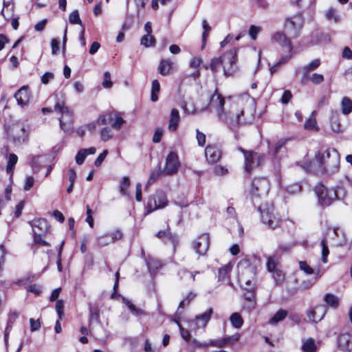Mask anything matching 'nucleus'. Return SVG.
Wrapping results in <instances>:
<instances>
[{
  "label": "nucleus",
  "instance_id": "obj_1",
  "mask_svg": "<svg viewBox=\"0 0 352 352\" xmlns=\"http://www.w3.org/2000/svg\"><path fill=\"white\" fill-rule=\"evenodd\" d=\"M270 184L265 177H254L252 181L250 194L254 207L260 212L261 221L269 228L275 229L279 226L280 220L274 214V206L268 204L256 206L258 200L265 197L269 192Z\"/></svg>",
  "mask_w": 352,
  "mask_h": 352
},
{
  "label": "nucleus",
  "instance_id": "obj_2",
  "mask_svg": "<svg viewBox=\"0 0 352 352\" xmlns=\"http://www.w3.org/2000/svg\"><path fill=\"white\" fill-rule=\"evenodd\" d=\"M238 281L244 291L243 296L245 302L243 309L250 313L256 307L255 276L256 267L248 259H242L237 265Z\"/></svg>",
  "mask_w": 352,
  "mask_h": 352
},
{
  "label": "nucleus",
  "instance_id": "obj_3",
  "mask_svg": "<svg viewBox=\"0 0 352 352\" xmlns=\"http://www.w3.org/2000/svg\"><path fill=\"white\" fill-rule=\"evenodd\" d=\"M224 98L216 89L214 93L210 94L209 97L208 105L216 109L219 119L227 124L230 130L233 131L241 124L240 116L243 115V111H240L239 113H233L231 111L227 112L224 109Z\"/></svg>",
  "mask_w": 352,
  "mask_h": 352
},
{
  "label": "nucleus",
  "instance_id": "obj_4",
  "mask_svg": "<svg viewBox=\"0 0 352 352\" xmlns=\"http://www.w3.org/2000/svg\"><path fill=\"white\" fill-rule=\"evenodd\" d=\"M239 49L233 47L225 52L221 56L214 57L209 65H204L206 69H210L215 76L220 67H223V74L226 77L232 76L236 70V60Z\"/></svg>",
  "mask_w": 352,
  "mask_h": 352
},
{
  "label": "nucleus",
  "instance_id": "obj_5",
  "mask_svg": "<svg viewBox=\"0 0 352 352\" xmlns=\"http://www.w3.org/2000/svg\"><path fill=\"white\" fill-rule=\"evenodd\" d=\"M319 167L329 175H334L340 170V156L333 148H329L324 152L318 151L315 154Z\"/></svg>",
  "mask_w": 352,
  "mask_h": 352
},
{
  "label": "nucleus",
  "instance_id": "obj_6",
  "mask_svg": "<svg viewBox=\"0 0 352 352\" xmlns=\"http://www.w3.org/2000/svg\"><path fill=\"white\" fill-rule=\"evenodd\" d=\"M304 23V18L301 13H298L291 17H287L285 19L284 22V32L291 38L296 39L300 36Z\"/></svg>",
  "mask_w": 352,
  "mask_h": 352
},
{
  "label": "nucleus",
  "instance_id": "obj_7",
  "mask_svg": "<svg viewBox=\"0 0 352 352\" xmlns=\"http://www.w3.org/2000/svg\"><path fill=\"white\" fill-rule=\"evenodd\" d=\"M314 191L318 199V204L322 208L329 206L334 200L338 199L336 190L333 188H329L322 184H317Z\"/></svg>",
  "mask_w": 352,
  "mask_h": 352
},
{
  "label": "nucleus",
  "instance_id": "obj_8",
  "mask_svg": "<svg viewBox=\"0 0 352 352\" xmlns=\"http://www.w3.org/2000/svg\"><path fill=\"white\" fill-rule=\"evenodd\" d=\"M168 202L166 193L162 190H157L148 198L146 207V213L148 214L157 209L166 207Z\"/></svg>",
  "mask_w": 352,
  "mask_h": 352
},
{
  "label": "nucleus",
  "instance_id": "obj_9",
  "mask_svg": "<svg viewBox=\"0 0 352 352\" xmlns=\"http://www.w3.org/2000/svg\"><path fill=\"white\" fill-rule=\"evenodd\" d=\"M7 134L15 145H21L28 138V133L22 124H14L8 126Z\"/></svg>",
  "mask_w": 352,
  "mask_h": 352
},
{
  "label": "nucleus",
  "instance_id": "obj_10",
  "mask_svg": "<svg viewBox=\"0 0 352 352\" xmlns=\"http://www.w3.org/2000/svg\"><path fill=\"white\" fill-rule=\"evenodd\" d=\"M179 166L178 155L175 152L170 151L166 158L165 166L162 173L166 175H173L178 171Z\"/></svg>",
  "mask_w": 352,
  "mask_h": 352
},
{
  "label": "nucleus",
  "instance_id": "obj_11",
  "mask_svg": "<svg viewBox=\"0 0 352 352\" xmlns=\"http://www.w3.org/2000/svg\"><path fill=\"white\" fill-rule=\"evenodd\" d=\"M55 110L62 114V116L59 118V123L60 128L66 131L68 130L66 125L69 124L72 120V113L67 107L65 106L64 102H57L55 104Z\"/></svg>",
  "mask_w": 352,
  "mask_h": 352
},
{
  "label": "nucleus",
  "instance_id": "obj_12",
  "mask_svg": "<svg viewBox=\"0 0 352 352\" xmlns=\"http://www.w3.org/2000/svg\"><path fill=\"white\" fill-rule=\"evenodd\" d=\"M210 245L209 234L204 233L196 239L192 243V248L199 256L206 254Z\"/></svg>",
  "mask_w": 352,
  "mask_h": 352
},
{
  "label": "nucleus",
  "instance_id": "obj_13",
  "mask_svg": "<svg viewBox=\"0 0 352 352\" xmlns=\"http://www.w3.org/2000/svg\"><path fill=\"white\" fill-rule=\"evenodd\" d=\"M265 161V155L252 151L250 157L245 160V171L250 173L255 167H259L263 165Z\"/></svg>",
  "mask_w": 352,
  "mask_h": 352
},
{
  "label": "nucleus",
  "instance_id": "obj_14",
  "mask_svg": "<svg viewBox=\"0 0 352 352\" xmlns=\"http://www.w3.org/2000/svg\"><path fill=\"white\" fill-rule=\"evenodd\" d=\"M327 307L324 305H317L307 311V315L309 320L313 323L320 322L325 316Z\"/></svg>",
  "mask_w": 352,
  "mask_h": 352
},
{
  "label": "nucleus",
  "instance_id": "obj_15",
  "mask_svg": "<svg viewBox=\"0 0 352 352\" xmlns=\"http://www.w3.org/2000/svg\"><path fill=\"white\" fill-rule=\"evenodd\" d=\"M123 236L122 232L120 230H116L110 232H107L97 238L98 245L100 247L108 245L114 243L117 240L121 239Z\"/></svg>",
  "mask_w": 352,
  "mask_h": 352
},
{
  "label": "nucleus",
  "instance_id": "obj_16",
  "mask_svg": "<svg viewBox=\"0 0 352 352\" xmlns=\"http://www.w3.org/2000/svg\"><path fill=\"white\" fill-rule=\"evenodd\" d=\"M272 41L280 45L283 48H286L289 52L293 51V44L291 38L284 32H276L272 38Z\"/></svg>",
  "mask_w": 352,
  "mask_h": 352
},
{
  "label": "nucleus",
  "instance_id": "obj_17",
  "mask_svg": "<svg viewBox=\"0 0 352 352\" xmlns=\"http://www.w3.org/2000/svg\"><path fill=\"white\" fill-rule=\"evenodd\" d=\"M155 236L161 239L166 244H172L174 249L179 242L177 234L170 231L168 226H167L166 230L158 231Z\"/></svg>",
  "mask_w": 352,
  "mask_h": 352
},
{
  "label": "nucleus",
  "instance_id": "obj_18",
  "mask_svg": "<svg viewBox=\"0 0 352 352\" xmlns=\"http://www.w3.org/2000/svg\"><path fill=\"white\" fill-rule=\"evenodd\" d=\"M241 337V334L239 333H236L232 336H226L225 338L221 340H210V344L212 346L216 347H224L226 346H232L235 343H236Z\"/></svg>",
  "mask_w": 352,
  "mask_h": 352
},
{
  "label": "nucleus",
  "instance_id": "obj_19",
  "mask_svg": "<svg viewBox=\"0 0 352 352\" xmlns=\"http://www.w3.org/2000/svg\"><path fill=\"white\" fill-rule=\"evenodd\" d=\"M205 156L208 163L215 164L221 157V151L214 145H208L205 148Z\"/></svg>",
  "mask_w": 352,
  "mask_h": 352
},
{
  "label": "nucleus",
  "instance_id": "obj_20",
  "mask_svg": "<svg viewBox=\"0 0 352 352\" xmlns=\"http://www.w3.org/2000/svg\"><path fill=\"white\" fill-rule=\"evenodd\" d=\"M30 97V90L28 86L21 87L14 94L17 104L21 107L27 105Z\"/></svg>",
  "mask_w": 352,
  "mask_h": 352
},
{
  "label": "nucleus",
  "instance_id": "obj_21",
  "mask_svg": "<svg viewBox=\"0 0 352 352\" xmlns=\"http://www.w3.org/2000/svg\"><path fill=\"white\" fill-rule=\"evenodd\" d=\"M29 224L32 228L33 231L38 229V233L47 234L50 230L48 222L44 218L34 219L29 221Z\"/></svg>",
  "mask_w": 352,
  "mask_h": 352
},
{
  "label": "nucleus",
  "instance_id": "obj_22",
  "mask_svg": "<svg viewBox=\"0 0 352 352\" xmlns=\"http://www.w3.org/2000/svg\"><path fill=\"white\" fill-rule=\"evenodd\" d=\"M214 311L212 308L208 309L204 313L197 315L195 317V322L197 327L204 328L206 327L207 324L210 321L211 318V316L213 314Z\"/></svg>",
  "mask_w": 352,
  "mask_h": 352
},
{
  "label": "nucleus",
  "instance_id": "obj_23",
  "mask_svg": "<svg viewBox=\"0 0 352 352\" xmlns=\"http://www.w3.org/2000/svg\"><path fill=\"white\" fill-rule=\"evenodd\" d=\"M338 346L344 352H350L352 349V341L349 334H342L338 338Z\"/></svg>",
  "mask_w": 352,
  "mask_h": 352
},
{
  "label": "nucleus",
  "instance_id": "obj_24",
  "mask_svg": "<svg viewBox=\"0 0 352 352\" xmlns=\"http://www.w3.org/2000/svg\"><path fill=\"white\" fill-rule=\"evenodd\" d=\"M145 261L148 272L151 275H155L162 266V262L158 259L148 257Z\"/></svg>",
  "mask_w": 352,
  "mask_h": 352
},
{
  "label": "nucleus",
  "instance_id": "obj_25",
  "mask_svg": "<svg viewBox=\"0 0 352 352\" xmlns=\"http://www.w3.org/2000/svg\"><path fill=\"white\" fill-rule=\"evenodd\" d=\"M180 116L179 111L177 109H173L170 112L168 129L173 131H176L178 128Z\"/></svg>",
  "mask_w": 352,
  "mask_h": 352
},
{
  "label": "nucleus",
  "instance_id": "obj_26",
  "mask_svg": "<svg viewBox=\"0 0 352 352\" xmlns=\"http://www.w3.org/2000/svg\"><path fill=\"white\" fill-rule=\"evenodd\" d=\"M229 320L230 322L231 325L234 329H237L241 328L244 323V320L242 316L238 312L232 313L229 318Z\"/></svg>",
  "mask_w": 352,
  "mask_h": 352
},
{
  "label": "nucleus",
  "instance_id": "obj_27",
  "mask_svg": "<svg viewBox=\"0 0 352 352\" xmlns=\"http://www.w3.org/2000/svg\"><path fill=\"white\" fill-rule=\"evenodd\" d=\"M89 326L91 325L93 321L96 322L100 326H102V322L100 320V312L99 309L97 306L90 305L89 307Z\"/></svg>",
  "mask_w": 352,
  "mask_h": 352
},
{
  "label": "nucleus",
  "instance_id": "obj_28",
  "mask_svg": "<svg viewBox=\"0 0 352 352\" xmlns=\"http://www.w3.org/2000/svg\"><path fill=\"white\" fill-rule=\"evenodd\" d=\"M340 113L338 111H332L331 114V126L334 132L341 131V125L339 122Z\"/></svg>",
  "mask_w": 352,
  "mask_h": 352
},
{
  "label": "nucleus",
  "instance_id": "obj_29",
  "mask_svg": "<svg viewBox=\"0 0 352 352\" xmlns=\"http://www.w3.org/2000/svg\"><path fill=\"white\" fill-rule=\"evenodd\" d=\"M18 162V157L14 153H10L8 157V162L6 166V172L8 174L12 175L15 165Z\"/></svg>",
  "mask_w": 352,
  "mask_h": 352
},
{
  "label": "nucleus",
  "instance_id": "obj_30",
  "mask_svg": "<svg viewBox=\"0 0 352 352\" xmlns=\"http://www.w3.org/2000/svg\"><path fill=\"white\" fill-rule=\"evenodd\" d=\"M131 181L129 177L124 176L122 178L120 182V192L122 196H129V192L128 191V188L130 186Z\"/></svg>",
  "mask_w": 352,
  "mask_h": 352
},
{
  "label": "nucleus",
  "instance_id": "obj_31",
  "mask_svg": "<svg viewBox=\"0 0 352 352\" xmlns=\"http://www.w3.org/2000/svg\"><path fill=\"white\" fill-rule=\"evenodd\" d=\"M288 312L285 309H280L270 320V324H276L278 322L283 321L287 316Z\"/></svg>",
  "mask_w": 352,
  "mask_h": 352
},
{
  "label": "nucleus",
  "instance_id": "obj_32",
  "mask_svg": "<svg viewBox=\"0 0 352 352\" xmlns=\"http://www.w3.org/2000/svg\"><path fill=\"white\" fill-rule=\"evenodd\" d=\"M341 111L344 115L352 112V101L348 97H344L341 101Z\"/></svg>",
  "mask_w": 352,
  "mask_h": 352
},
{
  "label": "nucleus",
  "instance_id": "obj_33",
  "mask_svg": "<svg viewBox=\"0 0 352 352\" xmlns=\"http://www.w3.org/2000/svg\"><path fill=\"white\" fill-rule=\"evenodd\" d=\"M232 270V265L230 264H227L221 268H219L218 272V281H223L228 276L229 274Z\"/></svg>",
  "mask_w": 352,
  "mask_h": 352
},
{
  "label": "nucleus",
  "instance_id": "obj_34",
  "mask_svg": "<svg viewBox=\"0 0 352 352\" xmlns=\"http://www.w3.org/2000/svg\"><path fill=\"white\" fill-rule=\"evenodd\" d=\"M170 67L171 63L168 60L162 59L160 63L157 70L161 75L166 76L169 73Z\"/></svg>",
  "mask_w": 352,
  "mask_h": 352
},
{
  "label": "nucleus",
  "instance_id": "obj_35",
  "mask_svg": "<svg viewBox=\"0 0 352 352\" xmlns=\"http://www.w3.org/2000/svg\"><path fill=\"white\" fill-rule=\"evenodd\" d=\"M324 302L330 307L336 309L339 306V300L337 296L332 294H327L324 297Z\"/></svg>",
  "mask_w": 352,
  "mask_h": 352
},
{
  "label": "nucleus",
  "instance_id": "obj_36",
  "mask_svg": "<svg viewBox=\"0 0 352 352\" xmlns=\"http://www.w3.org/2000/svg\"><path fill=\"white\" fill-rule=\"evenodd\" d=\"M123 302L127 306L129 309L131 311V312L133 315H135L136 316H139L146 314L143 310H142L139 308H137L129 300L124 298Z\"/></svg>",
  "mask_w": 352,
  "mask_h": 352
},
{
  "label": "nucleus",
  "instance_id": "obj_37",
  "mask_svg": "<svg viewBox=\"0 0 352 352\" xmlns=\"http://www.w3.org/2000/svg\"><path fill=\"white\" fill-rule=\"evenodd\" d=\"M160 91V85L158 80L152 81L151 100L152 102H156L158 100V93Z\"/></svg>",
  "mask_w": 352,
  "mask_h": 352
},
{
  "label": "nucleus",
  "instance_id": "obj_38",
  "mask_svg": "<svg viewBox=\"0 0 352 352\" xmlns=\"http://www.w3.org/2000/svg\"><path fill=\"white\" fill-rule=\"evenodd\" d=\"M45 156H34L32 159L31 166L34 173L38 172L44 163L43 158Z\"/></svg>",
  "mask_w": 352,
  "mask_h": 352
},
{
  "label": "nucleus",
  "instance_id": "obj_39",
  "mask_svg": "<svg viewBox=\"0 0 352 352\" xmlns=\"http://www.w3.org/2000/svg\"><path fill=\"white\" fill-rule=\"evenodd\" d=\"M155 38L152 35L147 36V34H145L140 39V44L145 47L155 46Z\"/></svg>",
  "mask_w": 352,
  "mask_h": 352
},
{
  "label": "nucleus",
  "instance_id": "obj_40",
  "mask_svg": "<svg viewBox=\"0 0 352 352\" xmlns=\"http://www.w3.org/2000/svg\"><path fill=\"white\" fill-rule=\"evenodd\" d=\"M302 350L304 352H316V345L314 340L312 338L307 340L302 345Z\"/></svg>",
  "mask_w": 352,
  "mask_h": 352
},
{
  "label": "nucleus",
  "instance_id": "obj_41",
  "mask_svg": "<svg viewBox=\"0 0 352 352\" xmlns=\"http://www.w3.org/2000/svg\"><path fill=\"white\" fill-rule=\"evenodd\" d=\"M287 140V139H280L276 143L274 149V155L278 156L280 152L284 153L285 151V144Z\"/></svg>",
  "mask_w": 352,
  "mask_h": 352
},
{
  "label": "nucleus",
  "instance_id": "obj_42",
  "mask_svg": "<svg viewBox=\"0 0 352 352\" xmlns=\"http://www.w3.org/2000/svg\"><path fill=\"white\" fill-rule=\"evenodd\" d=\"M202 27L204 29V32L202 33V48H204L206 43L207 38L209 35V32L211 30V27L208 24L206 19L202 21Z\"/></svg>",
  "mask_w": 352,
  "mask_h": 352
},
{
  "label": "nucleus",
  "instance_id": "obj_43",
  "mask_svg": "<svg viewBox=\"0 0 352 352\" xmlns=\"http://www.w3.org/2000/svg\"><path fill=\"white\" fill-rule=\"evenodd\" d=\"M302 185L299 182H295L287 186L286 191L291 195H296L301 192Z\"/></svg>",
  "mask_w": 352,
  "mask_h": 352
},
{
  "label": "nucleus",
  "instance_id": "obj_44",
  "mask_svg": "<svg viewBox=\"0 0 352 352\" xmlns=\"http://www.w3.org/2000/svg\"><path fill=\"white\" fill-rule=\"evenodd\" d=\"M45 234L38 233L36 230H34V243L43 246H50V244L42 239V236Z\"/></svg>",
  "mask_w": 352,
  "mask_h": 352
},
{
  "label": "nucleus",
  "instance_id": "obj_45",
  "mask_svg": "<svg viewBox=\"0 0 352 352\" xmlns=\"http://www.w3.org/2000/svg\"><path fill=\"white\" fill-rule=\"evenodd\" d=\"M13 323H14V321H12L11 316H10L9 319L8 320L7 326H6L5 331H4V342H5L6 348L8 347V338H9L10 333L12 328Z\"/></svg>",
  "mask_w": 352,
  "mask_h": 352
},
{
  "label": "nucleus",
  "instance_id": "obj_46",
  "mask_svg": "<svg viewBox=\"0 0 352 352\" xmlns=\"http://www.w3.org/2000/svg\"><path fill=\"white\" fill-rule=\"evenodd\" d=\"M69 21L72 24H78L82 27V21L79 16V12L77 10L72 12L69 16Z\"/></svg>",
  "mask_w": 352,
  "mask_h": 352
},
{
  "label": "nucleus",
  "instance_id": "obj_47",
  "mask_svg": "<svg viewBox=\"0 0 352 352\" xmlns=\"http://www.w3.org/2000/svg\"><path fill=\"white\" fill-rule=\"evenodd\" d=\"M197 296V294L193 292H190L186 297L182 300L178 306V309L180 308H184L185 305H188L191 300H192Z\"/></svg>",
  "mask_w": 352,
  "mask_h": 352
},
{
  "label": "nucleus",
  "instance_id": "obj_48",
  "mask_svg": "<svg viewBox=\"0 0 352 352\" xmlns=\"http://www.w3.org/2000/svg\"><path fill=\"white\" fill-rule=\"evenodd\" d=\"M321 246H322V261L323 263H327V256L329 254L328 245H327V241L326 239H323L321 241Z\"/></svg>",
  "mask_w": 352,
  "mask_h": 352
},
{
  "label": "nucleus",
  "instance_id": "obj_49",
  "mask_svg": "<svg viewBox=\"0 0 352 352\" xmlns=\"http://www.w3.org/2000/svg\"><path fill=\"white\" fill-rule=\"evenodd\" d=\"M321 64V61L319 58H316L307 65H305L303 67L309 71L310 72L312 71H315L317 69Z\"/></svg>",
  "mask_w": 352,
  "mask_h": 352
},
{
  "label": "nucleus",
  "instance_id": "obj_50",
  "mask_svg": "<svg viewBox=\"0 0 352 352\" xmlns=\"http://www.w3.org/2000/svg\"><path fill=\"white\" fill-rule=\"evenodd\" d=\"M162 175H164V174L162 173V170H161L160 168L158 169H155V170H153L150 175V177H149V179H148V181L147 182L146 187H147L148 184L154 183L159 178V177Z\"/></svg>",
  "mask_w": 352,
  "mask_h": 352
},
{
  "label": "nucleus",
  "instance_id": "obj_51",
  "mask_svg": "<svg viewBox=\"0 0 352 352\" xmlns=\"http://www.w3.org/2000/svg\"><path fill=\"white\" fill-rule=\"evenodd\" d=\"M100 138L103 142H107L112 138L111 131L109 127H103L100 131Z\"/></svg>",
  "mask_w": 352,
  "mask_h": 352
},
{
  "label": "nucleus",
  "instance_id": "obj_52",
  "mask_svg": "<svg viewBox=\"0 0 352 352\" xmlns=\"http://www.w3.org/2000/svg\"><path fill=\"white\" fill-rule=\"evenodd\" d=\"M324 80V76L320 74L314 73L310 76V81L316 85H320Z\"/></svg>",
  "mask_w": 352,
  "mask_h": 352
},
{
  "label": "nucleus",
  "instance_id": "obj_53",
  "mask_svg": "<svg viewBox=\"0 0 352 352\" xmlns=\"http://www.w3.org/2000/svg\"><path fill=\"white\" fill-rule=\"evenodd\" d=\"M326 17L329 20H333L335 23H338L340 21V18L336 14V10L331 8L326 12Z\"/></svg>",
  "mask_w": 352,
  "mask_h": 352
},
{
  "label": "nucleus",
  "instance_id": "obj_54",
  "mask_svg": "<svg viewBox=\"0 0 352 352\" xmlns=\"http://www.w3.org/2000/svg\"><path fill=\"white\" fill-rule=\"evenodd\" d=\"M175 322L177 324L179 327L182 338L186 341H189L190 339V333L188 329H184L179 321L175 320Z\"/></svg>",
  "mask_w": 352,
  "mask_h": 352
},
{
  "label": "nucleus",
  "instance_id": "obj_55",
  "mask_svg": "<svg viewBox=\"0 0 352 352\" xmlns=\"http://www.w3.org/2000/svg\"><path fill=\"white\" fill-rule=\"evenodd\" d=\"M299 267L300 270L303 271L306 274L310 275L314 272V269L311 267L306 261H300Z\"/></svg>",
  "mask_w": 352,
  "mask_h": 352
},
{
  "label": "nucleus",
  "instance_id": "obj_56",
  "mask_svg": "<svg viewBox=\"0 0 352 352\" xmlns=\"http://www.w3.org/2000/svg\"><path fill=\"white\" fill-rule=\"evenodd\" d=\"M64 244H65V241H62L60 244L59 248L58 250L56 264H57V268H58V272H62V270H63V267H62V264H61V254H62Z\"/></svg>",
  "mask_w": 352,
  "mask_h": 352
},
{
  "label": "nucleus",
  "instance_id": "obj_57",
  "mask_svg": "<svg viewBox=\"0 0 352 352\" xmlns=\"http://www.w3.org/2000/svg\"><path fill=\"white\" fill-rule=\"evenodd\" d=\"M102 85L105 89H109L112 87L113 82L111 80V74L109 72L107 71L104 72Z\"/></svg>",
  "mask_w": 352,
  "mask_h": 352
},
{
  "label": "nucleus",
  "instance_id": "obj_58",
  "mask_svg": "<svg viewBox=\"0 0 352 352\" xmlns=\"http://www.w3.org/2000/svg\"><path fill=\"white\" fill-rule=\"evenodd\" d=\"M112 119L111 114H102L100 115L97 119V123L100 125H106Z\"/></svg>",
  "mask_w": 352,
  "mask_h": 352
},
{
  "label": "nucleus",
  "instance_id": "obj_59",
  "mask_svg": "<svg viewBox=\"0 0 352 352\" xmlns=\"http://www.w3.org/2000/svg\"><path fill=\"white\" fill-rule=\"evenodd\" d=\"M87 156V153H85V150H82V148L80 149L75 157L76 164L78 165L83 164Z\"/></svg>",
  "mask_w": 352,
  "mask_h": 352
},
{
  "label": "nucleus",
  "instance_id": "obj_60",
  "mask_svg": "<svg viewBox=\"0 0 352 352\" xmlns=\"http://www.w3.org/2000/svg\"><path fill=\"white\" fill-rule=\"evenodd\" d=\"M316 40H313L311 41L312 45H317L322 42V39L324 38L325 40H329V37L327 34H325L322 32H316L315 34Z\"/></svg>",
  "mask_w": 352,
  "mask_h": 352
},
{
  "label": "nucleus",
  "instance_id": "obj_61",
  "mask_svg": "<svg viewBox=\"0 0 352 352\" xmlns=\"http://www.w3.org/2000/svg\"><path fill=\"white\" fill-rule=\"evenodd\" d=\"M261 29L260 27H257L254 25H252L249 29V34L252 40H256L258 34L261 32Z\"/></svg>",
  "mask_w": 352,
  "mask_h": 352
},
{
  "label": "nucleus",
  "instance_id": "obj_62",
  "mask_svg": "<svg viewBox=\"0 0 352 352\" xmlns=\"http://www.w3.org/2000/svg\"><path fill=\"white\" fill-rule=\"evenodd\" d=\"M108 153L109 151L107 149L104 150L102 153H101L95 160L94 165L97 167L100 166L104 160Z\"/></svg>",
  "mask_w": 352,
  "mask_h": 352
},
{
  "label": "nucleus",
  "instance_id": "obj_63",
  "mask_svg": "<svg viewBox=\"0 0 352 352\" xmlns=\"http://www.w3.org/2000/svg\"><path fill=\"white\" fill-rule=\"evenodd\" d=\"M54 78V74L52 72H45L41 76V82L44 85L48 84V82Z\"/></svg>",
  "mask_w": 352,
  "mask_h": 352
},
{
  "label": "nucleus",
  "instance_id": "obj_64",
  "mask_svg": "<svg viewBox=\"0 0 352 352\" xmlns=\"http://www.w3.org/2000/svg\"><path fill=\"white\" fill-rule=\"evenodd\" d=\"M276 267L275 259L273 256H269L267 261V269L269 272H273Z\"/></svg>",
  "mask_w": 352,
  "mask_h": 352
}]
</instances>
